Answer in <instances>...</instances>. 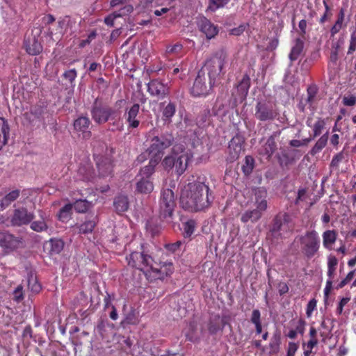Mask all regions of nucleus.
<instances>
[{
    "label": "nucleus",
    "instance_id": "603ef678",
    "mask_svg": "<svg viewBox=\"0 0 356 356\" xmlns=\"http://www.w3.org/2000/svg\"><path fill=\"white\" fill-rule=\"evenodd\" d=\"M125 321L130 325H136L138 323V318L135 309H131L126 316Z\"/></svg>",
    "mask_w": 356,
    "mask_h": 356
},
{
    "label": "nucleus",
    "instance_id": "5fc2aeb1",
    "mask_svg": "<svg viewBox=\"0 0 356 356\" xmlns=\"http://www.w3.org/2000/svg\"><path fill=\"white\" fill-rule=\"evenodd\" d=\"M77 76V72L76 69H71L65 71L63 74V77L67 80L70 84H72Z\"/></svg>",
    "mask_w": 356,
    "mask_h": 356
},
{
    "label": "nucleus",
    "instance_id": "ddd939ff",
    "mask_svg": "<svg viewBox=\"0 0 356 356\" xmlns=\"http://www.w3.org/2000/svg\"><path fill=\"white\" fill-rule=\"evenodd\" d=\"M147 92L151 97L161 100L170 95V88L159 79H154L147 83Z\"/></svg>",
    "mask_w": 356,
    "mask_h": 356
},
{
    "label": "nucleus",
    "instance_id": "473e14b6",
    "mask_svg": "<svg viewBox=\"0 0 356 356\" xmlns=\"http://www.w3.org/2000/svg\"><path fill=\"white\" fill-rule=\"evenodd\" d=\"M282 343L281 333L280 331H275L270 339L268 344L269 353L270 355H276L280 350Z\"/></svg>",
    "mask_w": 356,
    "mask_h": 356
},
{
    "label": "nucleus",
    "instance_id": "4d7b16f0",
    "mask_svg": "<svg viewBox=\"0 0 356 356\" xmlns=\"http://www.w3.org/2000/svg\"><path fill=\"white\" fill-rule=\"evenodd\" d=\"M181 49L182 45L177 43L174 45L167 47L165 53L168 56L170 54H177L181 51Z\"/></svg>",
    "mask_w": 356,
    "mask_h": 356
},
{
    "label": "nucleus",
    "instance_id": "6ab92c4d",
    "mask_svg": "<svg viewBox=\"0 0 356 356\" xmlns=\"http://www.w3.org/2000/svg\"><path fill=\"white\" fill-rule=\"evenodd\" d=\"M44 108L42 105L32 106L29 112L24 114V123L35 126L43 120Z\"/></svg>",
    "mask_w": 356,
    "mask_h": 356
},
{
    "label": "nucleus",
    "instance_id": "09e8293b",
    "mask_svg": "<svg viewBox=\"0 0 356 356\" xmlns=\"http://www.w3.org/2000/svg\"><path fill=\"white\" fill-rule=\"evenodd\" d=\"M346 159V154L341 151L335 154L330 164V168L332 170H339V164Z\"/></svg>",
    "mask_w": 356,
    "mask_h": 356
},
{
    "label": "nucleus",
    "instance_id": "3c124183",
    "mask_svg": "<svg viewBox=\"0 0 356 356\" xmlns=\"http://www.w3.org/2000/svg\"><path fill=\"white\" fill-rule=\"evenodd\" d=\"M224 325V322H222V325H221L217 321H210L208 325V330L211 334H215L222 330Z\"/></svg>",
    "mask_w": 356,
    "mask_h": 356
},
{
    "label": "nucleus",
    "instance_id": "052dcab7",
    "mask_svg": "<svg viewBox=\"0 0 356 356\" xmlns=\"http://www.w3.org/2000/svg\"><path fill=\"white\" fill-rule=\"evenodd\" d=\"M306 321L305 319L300 318L297 321V324L296 326V331L298 334L303 335L305 331Z\"/></svg>",
    "mask_w": 356,
    "mask_h": 356
},
{
    "label": "nucleus",
    "instance_id": "69168bd1",
    "mask_svg": "<svg viewBox=\"0 0 356 356\" xmlns=\"http://www.w3.org/2000/svg\"><path fill=\"white\" fill-rule=\"evenodd\" d=\"M332 289V279H328L324 289V298L327 300Z\"/></svg>",
    "mask_w": 356,
    "mask_h": 356
},
{
    "label": "nucleus",
    "instance_id": "9b49d317",
    "mask_svg": "<svg viewBox=\"0 0 356 356\" xmlns=\"http://www.w3.org/2000/svg\"><path fill=\"white\" fill-rule=\"evenodd\" d=\"M42 26H34L31 31V35L24 40V47L28 54L37 55L42 50L43 41Z\"/></svg>",
    "mask_w": 356,
    "mask_h": 356
},
{
    "label": "nucleus",
    "instance_id": "37998d69",
    "mask_svg": "<svg viewBox=\"0 0 356 356\" xmlns=\"http://www.w3.org/2000/svg\"><path fill=\"white\" fill-rule=\"evenodd\" d=\"M92 206V202L83 199L77 200L73 204L75 211L78 213H85Z\"/></svg>",
    "mask_w": 356,
    "mask_h": 356
},
{
    "label": "nucleus",
    "instance_id": "e2e57ef3",
    "mask_svg": "<svg viewBox=\"0 0 356 356\" xmlns=\"http://www.w3.org/2000/svg\"><path fill=\"white\" fill-rule=\"evenodd\" d=\"M298 349V344L295 342L290 341L288 344L286 356H295Z\"/></svg>",
    "mask_w": 356,
    "mask_h": 356
},
{
    "label": "nucleus",
    "instance_id": "72a5a7b5",
    "mask_svg": "<svg viewBox=\"0 0 356 356\" xmlns=\"http://www.w3.org/2000/svg\"><path fill=\"white\" fill-rule=\"evenodd\" d=\"M304 42L300 38H296L294 42V45L292 47L289 58L291 63L298 60L303 51Z\"/></svg>",
    "mask_w": 356,
    "mask_h": 356
},
{
    "label": "nucleus",
    "instance_id": "f3484780",
    "mask_svg": "<svg viewBox=\"0 0 356 356\" xmlns=\"http://www.w3.org/2000/svg\"><path fill=\"white\" fill-rule=\"evenodd\" d=\"M279 136V133L274 132L270 136L266 142L262 145L259 149V154L269 161L271 159L272 156L277 149L276 143V138Z\"/></svg>",
    "mask_w": 356,
    "mask_h": 356
},
{
    "label": "nucleus",
    "instance_id": "6e6552de",
    "mask_svg": "<svg viewBox=\"0 0 356 356\" xmlns=\"http://www.w3.org/2000/svg\"><path fill=\"white\" fill-rule=\"evenodd\" d=\"M302 253L309 259L313 257L320 248V238L315 230L307 231L300 237Z\"/></svg>",
    "mask_w": 356,
    "mask_h": 356
},
{
    "label": "nucleus",
    "instance_id": "f8f14e48",
    "mask_svg": "<svg viewBox=\"0 0 356 356\" xmlns=\"http://www.w3.org/2000/svg\"><path fill=\"white\" fill-rule=\"evenodd\" d=\"M114 152V149L111 148L109 154L106 152L105 155H97L95 157L99 177H108L113 176L115 165L111 154Z\"/></svg>",
    "mask_w": 356,
    "mask_h": 356
},
{
    "label": "nucleus",
    "instance_id": "393cba45",
    "mask_svg": "<svg viewBox=\"0 0 356 356\" xmlns=\"http://www.w3.org/2000/svg\"><path fill=\"white\" fill-rule=\"evenodd\" d=\"M200 29L208 39L214 38L218 33L217 26H215L208 19L203 18L200 22Z\"/></svg>",
    "mask_w": 356,
    "mask_h": 356
},
{
    "label": "nucleus",
    "instance_id": "5701e85b",
    "mask_svg": "<svg viewBox=\"0 0 356 356\" xmlns=\"http://www.w3.org/2000/svg\"><path fill=\"white\" fill-rule=\"evenodd\" d=\"M77 177L83 181H94L96 174L92 164L89 162L81 163L77 170Z\"/></svg>",
    "mask_w": 356,
    "mask_h": 356
},
{
    "label": "nucleus",
    "instance_id": "58836bf2",
    "mask_svg": "<svg viewBox=\"0 0 356 356\" xmlns=\"http://www.w3.org/2000/svg\"><path fill=\"white\" fill-rule=\"evenodd\" d=\"M72 208V204H67L63 207L58 213V220L63 222H67L71 218Z\"/></svg>",
    "mask_w": 356,
    "mask_h": 356
},
{
    "label": "nucleus",
    "instance_id": "c03bdc74",
    "mask_svg": "<svg viewBox=\"0 0 356 356\" xmlns=\"http://www.w3.org/2000/svg\"><path fill=\"white\" fill-rule=\"evenodd\" d=\"M196 226L197 222L193 219H190L185 222L184 223H183L184 236L185 238L191 237L193 234Z\"/></svg>",
    "mask_w": 356,
    "mask_h": 356
},
{
    "label": "nucleus",
    "instance_id": "b1692460",
    "mask_svg": "<svg viewBox=\"0 0 356 356\" xmlns=\"http://www.w3.org/2000/svg\"><path fill=\"white\" fill-rule=\"evenodd\" d=\"M160 106H162V120L167 124L172 123V118L175 115L177 111L176 104L170 101L166 105L164 103H161Z\"/></svg>",
    "mask_w": 356,
    "mask_h": 356
},
{
    "label": "nucleus",
    "instance_id": "c85d7f7f",
    "mask_svg": "<svg viewBox=\"0 0 356 356\" xmlns=\"http://www.w3.org/2000/svg\"><path fill=\"white\" fill-rule=\"evenodd\" d=\"M9 137V124L4 118H0V150L7 144Z\"/></svg>",
    "mask_w": 356,
    "mask_h": 356
},
{
    "label": "nucleus",
    "instance_id": "0e129e2a",
    "mask_svg": "<svg viewBox=\"0 0 356 356\" xmlns=\"http://www.w3.org/2000/svg\"><path fill=\"white\" fill-rule=\"evenodd\" d=\"M181 244H182L181 242L180 241H178L173 243L166 244L165 245V248L168 251H170L172 252H175L177 250L179 249Z\"/></svg>",
    "mask_w": 356,
    "mask_h": 356
},
{
    "label": "nucleus",
    "instance_id": "2f4dec72",
    "mask_svg": "<svg viewBox=\"0 0 356 356\" xmlns=\"http://www.w3.org/2000/svg\"><path fill=\"white\" fill-rule=\"evenodd\" d=\"M307 125L312 129V138H315L319 136L325 129L326 122L324 119L318 118L316 121L312 124V120L309 118L307 120Z\"/></svg>",
    "mask_w": 356,
    "mask_h": 356
},
{
    "label": "nucleus",
    "instance_id": "6e6d98bb",
    "mask_svg": "<svg viewBox=\"0 0 356 356\" xmlns=\"http://www.w3.org/2000/svg\"><path fill=\"white\" fill-rule=\"evenodd\" d=\"M342 104L346 106H353L356 104V96L353 95H345L342 99Z\"/></svg>",
    "mask_w": 356,
    "mask_h": 356
},
{
    "label": "nucleus",
    "instance_id": "a19ab883",
    "mask_svg": "<svg viewBox=\"0 0 356 356\" xmlns=\"http://www.w3.org/2000/svg\"><path fill=\"white\" fill-rule=\"evenodd\" d=\"M250 321L255 326V332L257 334L262 332V324L261 319V312L259 309H254L251 314Z\"/></svg>",
    "mask_w": 356,
    "mask_h": 356
},
{
    "label": "nucleus",
    "instance_id": "f257e3e1",
    "mask_svg": "<svg viewBox=\"0 0 356 356\" xmlns=\"http://www.w3.org/2000/svg\"><path fill=\"white\" fill-rule=\"evenodd\" d=\"M214 199L208 185L202 181L188 183L181 191L180 204L186 211L197 212L209 208Z\"/></svg>",
    "mask_w": 356,
    "mask_h": 356
},
{
    "label": "nucleus",
    "instance_id": "a18cd8bd",
    "mask_svg": "<svg viewBox=\"0 0 356 356\" xmlns=\"http://www.w3.org/2000/svg\"><path fill=\"white\" fill-rule=\"evenodd\" d=\"M338 264V259L334 255H330L327 258V276L329 279L334 278L337 266Z\"/></svg>",
    "mask_w": 356,
    "mask_h": 356
},
{
    "label": "nucleus",
    "instance_id": "20e7f679",
    "mask_svg": "<svg viewBox=\"0 0 356 356\" xmlns=\"http://www.w3.org/2000/svg\"><path fill=\"white\" fill-rule=\"evenodd\" d=\"M90 115L93 121L97 124H103L109 120H114L120 117V111L104 103L102 99L96 98L90 108Z\"/></svg>",
    "mask_w": 356,
    "mask_h": 356
},
{
    "label": "nucleus",
    "instance_id": "39448f33",
    "mask_svg": "<svg viewBox=\"0 0 356 356\" xmlns=\"http://www.w3.org/2000/svg\"><path fill=\"white\" fill-rule=\"evenodd\" d=\"M156 131L154 129L149 131V136L152 137L147 152L150 156L159 157L161 160L164 150L172 145L175 138L171 132L165 131L156 135Z\"/></svg>",
    "mask_w": 356,
    "mask_h": 356
},
{
    "label": "nucleus",
    "instance_id": "864d4df0",
    "mask_svg": "<svg viewBox=\"0 0 356 356\" xmlns=\"http://www.w3.org/2000/svg\"><path fill=\"white\" fill-rule=\"evenodd\" d=\"M309 340L307 342L309 343V346H316L318 343L317 339V330L314 327H311L309 332Z\"/></svg>",
    "mask_w": 356,
    "mask_h": 356
},
{
    "label": "nucleus",
    "instance_id": "680f3d73",
    "mask_svg": "<svg viewBox=\"0 0 356 356\" xmlns=\"http://www.w3.org/2000/svg\"><path fill=\"white\" fill-rule=\"evenodd\" d=\"M356 50V32L350 35V44L348 49V54H352Z\"/></svg>",
    "mask_w": 356,
    "mask_h": 356
},
{
    "label": "nucleus",
    "instance_id": "7c9ffc66",
    "mask_svg": "<svg viewBox=\"0 0 356 356\" xmlns=\"http://www.w3.org/2000/svg\"><path fill=\"white\" fill-rule=\"evenodd\" d=\"M263 212L257 207L252 210H247L241 214V221L243 223H247L249 221L256 222L261 218Z\"/></svg>",
    "mask_w": 356,
    "mask_h": 356
},
{
    "label": "nucleus",
    "instance_id": "ea45409f",
    "mask_svg": "<svg viewBox=\"0 0 356 356\" xmlns=\"http://www.w3.org/2000/svg\"><path fill=\"white\" fill-rule=\"evenodd\" d=\"M337 234L334 230H327L323 234V243L325 248H329L337 240Z\"/></svg>",
    "mask_w": 356,
    "mask_h": 356
},
{
    "label": "nucleus",
    "instance_id": "e433bc0d",
    "mask_svg": "<svg viewBox=\"0 0 356 356\" xmlns=\"http://www.w3.org/2000/svg\"><path fill=\"white\" fill-rule=\"evenodd\" d=\"M328 135L329 133L327 131L318 138V140L310 150L309 153L312 156H315L326 146L328 140Z\"/></svg>",
    "mask_w": 356,
    "mask_h": 356
},
{
    "label": "nucleus",
    "instance_id": "de8ad7c7",
    "mask_svg": "<svg viewBox=\"0 0 356 356\" xmlns=\"http://www.w3.org/2000/svg\"><path fill=\"white\" fill-rule=\"evenodd\" d=\"M96 225V222L94 220H86L83 223L77 226L79 229V233L86 234L88 233H91L95 227Z\"/></svg>",
    "mask_w": 356,
    "mask_h": 356
},
{
    "label": "nucleus",
    "instance_id": "a878e982",
    "mask_svg": "<svg viewBox=\"0 0 356 356\" xmlns=\"http://www.w3.org/2000/svg\"><path fill=\"white\" fill-rule=\"evenodd\" d=\"M256 207L262 211H265L268 207L266 200L267 191L264 187H258L254 189Z\"/></svg>",
    "mask_w": 356,
    "mask_h": 356
},
{
    "label": "nucleus",
    "instance_id": "aec40b11",
    "mask_svg": "<svg viewBox=\"0 0 356 356\" xmlns=\"http://www.w3.org/2000/svg\"><path fill=\"white\" fill-rule=\"evenodd\" d=\"M301 155L302 154L298 149L284 150L277 156V160L281 167H286L294 163Z\"/></svg>",
    "mask_w": 356,
    "mask_h": 356
},
{
    "label": "nucleus",
    "instance_id": "4c0bfd02",
    "mask_svg": "<svg viewBox=\"0 0 356 356\" xmlns=\"http://www.w3.org/2000/svg\"><path fill=\"white\" fill-rule=\"evenodd\" d=\"M49 243V254L51 256L59 254L63 250L65 245L63 241L60 238H51Z\"/></svg>",
    "mask_w": 356,
    "mask_h": 356
},
{
    "label": "nucleus",
    "instance_id": "0eeeda50",
    "mask_svg": "<svg viewBox=\"0 0 356 356\" xmlns=\"http://www.w3.org/2000/svg\"><path fill=\"white\" fill-rule=\"evenodd\" d=\"M176 207L174 192L170 188H163L159 200V218L163 220L172 218Z\"/></svg>",
    "mask_w": 356,
    "mask_h": 356
},
{
    "label": "nucleus",
    "instance_id": "dca6fc26",
    "mask_svg": "<svg viewBox=\"0 0 356 356\" xmlns=\"http://www.w3.org/2000/svg\"><path fill=\"white\" fill-rule=\"evenodd\" d=\"M174 272V266L172 262H163L157 264L154 261L152 268H150V273H153L154 280H163L165 277L170 276Z\"/></svg>",
    "mask_w": 356,
    "mask_h": 356
},
{
    "label": "nucleus",
    "instance_id": "bb28decb",
    "mask_svg": "<svg viewBox=\"0 0 356 356\" xmlns=\"http://www.w3.org/2000/svg\"><path fill=\"white\" fill-rule=\"evenodd\" d=\"M161 161L159 157L151 156L148 165L141 168L137 177H145L150 179L155 171L156 166Z\"/></svg>",
    "mask_w": 356,
    "mask_h": 356
},
{
    "label": "nucleus",
    "instance_id": "4468645a",
    "mask_svg": "<svg viewBox=\"0 0 356 356\" xmlns=\"http://www.w3.org/2000/svg\"><path fill=\"white\" fill-rule=\"evenodd\" d=\"M139 103H134L125 108L124 118L127 124L128 129H137L140 124L141 115Z\"/></svg>",
    "mask_w": 356,
    "mask_h": 356
},
{
    "label": "nucleus",
    "instance_id": "4be33fe9",
    "mask_svg": "<svg viewBox=\"0 0 356 356\" xmlns=\"http://www.w3.org/2000/svg\"><path fill=\"white\" fill-rule=\"evenodd\" d=\"M22 243V238L8 232H0V246L9 250L17 248Z\"/></svg>",
    "mask_w": 356,
    "mask_h": 356
},
{
    "label": "nucleus",
    "instance_id": "7ed1b4c3",
    "mask_svg": "<svg viewBox=\"0 0 356 356\" xmlns=\"http://www.w3.org/2000/svg\"><path fill=\"white\" fill-rule=\"evenodd\" d=\"M191 157L192 155L183 145H176L173 146L171 152L163 159L162 165L167 170L174 168L176 174L180 176L187 169Z\"/></svg>",
    "mask_w": 356,
    "mask_h": 356
},
{
    "label": "nucleus",
    "instance_id": "2eb2a0df",
    "mask_svg": "<svg viewBox=\"0 0 356 356\" xmlns=\"http://www.w3.org/2000/svg\"><path fill=\"white\" fill-rule=\"evenodd\" d=\"M293 228L291 217L288 213H279L273 220L270 232L273 234L281 231L288 232Z\"/></svg>",
    "mask_w": 356,
    "mask_h": 356
},
{
    "label": "nucleus",
    "instance_id": "412c9836",
    "mask_svg": "<svg viewBox=\"0 0 356 356\" xmlns=\"http://www.w3.org/2000/svg\"><path fill=\"white\" fill-rule=\"evenodd\" d=\"M91 122L86 116L79 117L74 122V128L76 131L82 134V138L88 140L91 138L92 132L88 130Z\"/></svg>",
    "mask_w": 356,
    "mask_h": 356
},
{
    "label": "nucleus",
    "instance_id": "338daca9",
    "mask_svg": "<svg viewBox=\"0 0 356 356\" xmlns=\"http://www.w3.org/2000/svg\"><path fill=\"white\" fill-rule=\"evenodd\" d=\"M245 25L241 24L238 27L234 28L230 30V34L233 35H241L245 30Z\"/></svg>",
    "mask_w": 356,
    "mask_h": 356
},
{
    "label": "nucleus",
    "instance_id": "1a4fd4ad",
    "mask_svg": "<svg viewBox=\"0 0 356 356\" xmlns=\"http://www.w3.org/2000/svg\"><path fill=\"white\" fill-rule=\"evenodd\" d=\"M279 115L278 109L274 103L264 101L256 104L254 116L259 121H273Z\"/></svg>",
    "mask_w": 356,
    "mask_h": 356
},
{
    "label": "nucleus",
    "instance_id": "13d9d810",
    "mask_svg": "<svg viewBox=\"0 0 356 356\" xmlns=\"http://www.w3.org/2000/svg\"><path fill=\"white\" fill-rule=\"evenodd\" d=\"M354 275H355V270H351L350 272H349L348 273V275H346V277L343 280H342L339 282V284L337 285V286L336 287L337 289L343 288L348 282H350V280H353Z\"/></svg>",
    "mask_w": 356,
    "mask_h": 356
},
{
    "label": "nucleus",
    "instance_id": "c9c22d12",
    "mask_svg": "<svg viewBox=\"0 0 356 356\" xmlns=\"http://www.w3.org/2000/svg\"><path fill=\"white\" fill-rule=\"evenodd\" d=\"M243 143V138L238 134L234 136L229 143V149L234 151V156H238L241 153Z\"/></svg>",
    "mask_w": 356,
    "mask_h": 356
},
{
    "label": "nucleus",
    "instance_id": "774afa93",
    "mask_svg": "<svg viewBox=\"0 0 356 356\" xmlns=\"http://www.w3.org/2000/svg\"><path fill=\"white\" fill-rule=\"evenodd\" d=\"M306 189L300 188L298 191V195L295 200V204H298L301 201L305 200L306 195Z\"/></svg>",
    "mask_w": 356,
    "mask_h": 356
},
{
    "label": "nucleus",
    "instance_id": "49530a36",
    "mask_svg": "<svg viewBox=\"0 0 356 356\" xmlns=\"http://www.w3.org/2000/svg\"><path fill=\"white\" fill-rule=\"evenodd\" d=\"M254 167V159L251 156H246L245 157L243 163L242 165V171L245 175H249L252 173Z\"/></svg>",
    "mask_w": 356,
    "mask_h": 356
},
{
    "label": "nucleus",
    "instance_id": "f03ea898",
    "mask_svg": "<svg viewBox=\"0 0 356 356\" xmlns=\"http://www.w3.org/2000/svg\"><path fill=\"white\" fill-rule=\"evenodd\" d=\"M129 246V253L126 256L127 265L131 268L143 272L148 277L150 268H152L153 257L145 250V245L142 243L131 241Z\"/></svg>",
    "mask_w": 356,
    "mask_h": 356
},
{
    "label": "nucleus",
    "instance_id": "79ce46f5",
    "mask_svg": "<svg viewBox=\"0 0 356 356\" xmlns=\"http://www.w3.org/2000/svg\"><path fill=\"white\" fill-rule=\"evenodd\" d=\"M250 86V78L248 74H245L241 81L237 85V90L242 96L245 97Z\"/></svg>",
    "mask_w": 356,
    "mask_h": 356
},
{
    "label": "nucleus",
    "instance_id": "cd10ccee",
    "mask_svg": "<svg viewBox=\"0 0 356 356\" xmlns=\"http://www.w3.org/2000/svg\"><path fill=\"white\" fill-rule=\"evenodd\" d=\"M136 191L140 193H150L154 189V185L150 179L136 177Z\"/></svg>",
    "mask_w": 356,
    "mask_h": 356
},
{
    "label": "nucleus",
    "instance_id": "8fccbe9b",
    "mask_svg": "<svg viewBox=\"0 0 356 356\" xmlns=\"http://www.w3.org/2000/svg\"><path fill=\"white\" fill-rule=\"evenodd\" d=\"M230 0H208V9L215 12L219 8L225 7L228 4Z\"/></svg>",
    "mask_w": 356,
    "mask_h": 356
},
{
    "label": "nucleus",
    "instance_id": "bf43d9fd",
    "mask_svg": "<svg viewBox=\"0 0 356 356\" xmlns=\"http://www.w3.org/2000/svg\"><path fill=\"white\" fill-rule=\"evenodd\" d=\"M317 301L313 298L310 300L307 305L306 314L307 317L312 316V312L316 309Z\"/></svg>",
    "mask_w": 356,
    "mask_h": 356
},
{
    "label": "nucleus",
    "instance_id": "a211bd4d",
    "mask_svg": "<svg viewBox=\"0 0 356 356\" xmlns=\"http://www.w3.org/2000/svg\"><path fill=\"white\" fill-rule=\"evenodd\" d=\"M208 86L206 83L205 74L203 70H200L195 78L191 88V95L194 97L205 96L208 94Z\"/></svg>",
    "mask_w": 356,
    "mask_h": 356
},
{
    "label": "nucleus",
    "instance_id": "423d86ee",
    "mask_svg": "<svg viewBox=\"0 0 356 356\" xmlns=\"http://www.w3.org/2000/svg\"><path fill=\"white\" fill-rule=\"evenodd\" d=\"M227 59V52L224 49H220L206 61L204 67L208 71L210 88L215 84L216 79L222 72Z\"/></svg>",
    "mask_w": 356,
    "mask_h": 356
},
{
    "label": "nucleus",
    "instance_id": "9d476101",
    "mask_svg": "<svg viewBox=\"0 0 356 356\" xmlns=\"http://www.w3.org/2000/svg\"><path fill=\"white\" fill-rule=\"evenodd\" d=\"M3 216H0V222L7 227H20L28 225L33 219V215L29 212L26 209L22 207L15 209L10 218L3 219Z\"/></svg>",
    "mask_w": 356,
    "mask_h": 356
},
{
    "label": "nucleus",
    "instance_id": "c756f323",
    "mask_svg": "<svg viewBox=\"0 0 356 356\" xmlns=\"http://www.w3.org/2000/svg\"><path fill=\"white\" fill-rule=\"evenodd\" d=\"M20 195L19 189L13 190L0 199V211L5 210Z\"/></svg>",
    "mask_w": 356,
    "mask_h": 356
},
{
    "label": "nucleus",
    "instance_id": "f704fd0d",
    "mask_svg": "<svg viewBox=\"0 0 356 356\" xmlns=\"http://www.w3.org/2000/svg\"><path fill=\"white\" fill-rule=\"evenodd\" d=\"M129 204L128 197L126 195H118L113 201V206L118 213L127 211Z\"/></svg>",
    "mask_w": 356,
    "mask_h": 356
}]
</instances>
